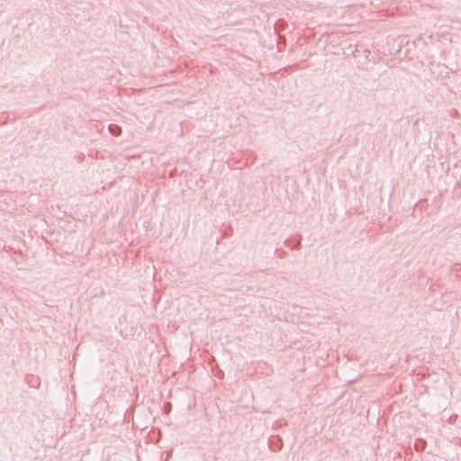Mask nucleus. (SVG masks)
I'll use <instances>...</instances> for the list:
<instances>
[{"label":"nucleus","instance_id":"obj_1","mask_svg":"<svg viewBox=\"0 0 461 461\" xmlns=\"http://www.w3.org/2000/svg\"><path fill=\"white\" fill-rule=\"evenodd\" d=\"M108 130L113 136H119L122 133V128L116 124H110Z\"/></svg>","mask_w":461,"mask_h":461}]
</instances>
